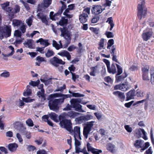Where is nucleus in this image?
<instances>
[{"label": "nucleus", "mask_w": 154, "mask_h": 154, "mask_svg": "<svg viewBox=\"0 0 154 154\" xmlns=\"http://www.w3.org/2000/svg\"><path fill=\"white\" fill-rule=\"evenodd\" d=\"M91 71L90 72V74L91 76H95L96 73V69L95 67H93L91 68Z\"/></svg>", "instance_id": "nucleus-61"}, {"label": "nucleus", "mask_w": 154, "mask_h": 154, "mask_svg": "<svg viewBox=\"0 0 154 154\" xmlns=\"http://www.w3.org/2000/svg\"><path fill=\"white\" fill-rule=\"evenodd\" d=\"M149 67V66H146L142 68L143 73H148Z\"/></svg>", "instance_id": "nucleus-55"}, {"label": "nucleus", "mask_w": 154, "mask_h": 154, "mask_svg": "<svg viewBox=\"0 0 154 154\" xmlns=\"http://www.w3.org/2000/svg\"><path fill=\"white\" fill-rule=\"evenodd\" d=\"M32 18L31 17H29L26 20V23L29 26H30L32 25Z\"/></svg>", "instance_id": "nucleus-62"}, {"label": "nucleus", "mask_w": 154, "mask_h": 154, "mask_svg": "<svg viewBox=\"0 0 154 154\" xmlns=\"http://www.w3.org/2000/svg\"><path fill=\"white\" fill-rule=\"evenodd\" d=\"M136 95L138 97H142L143 96V91L142 90H137Z\"/></svg>", "instance_id": "nucleus-49"}, {"label": "nucleus", "mask_w": 154, "mask_h": 154, "mask_svg": "<svg viewBox=\"0 0 154 154\" xmlns=\"http://www.w3.org/2000/svg\"><path fill=\"white\" fill-rule=\"evenodd\" d=\"M54 53L52 50L48 49L45 54V56L47 57H49L54 55Z\"/></svg>", "instance_id": "nucleus-40"}, {"label": "nucleus", "mask_w": 154, "mask_h": 154, "mask_svg": "<svg viewBox=\"0 0 154 154\" xmlns=\"http://www.w3.org/2000/svg\"><path fill=\"white\" fill-rule=\"evenodd\" d=\"M68 21L67 19H65L64 18L62 17L59 22V24L60 25L63 26V28H60V30L61 32L60 36L64 37L67 41L66 45L65 46L66 47L70 43L71 40L70 33L68 30L67 28L65 27L67 24Z\"/></svg>", "instance_id": "nucleus-2"}, {"label": "nucleus", "mask_w": 154, "mask_h": 154, "mask_svg": "<svg viewBox=\"0 0 154 154\" xmlns=\"http://www.w3.org/2000/svg\"><path fill=\"white\" fill-rule=\"evenodd\" d=\"M124 128L126 131L129 133H131L132 131V128L129 125H125L124 126Z\"/></svg>", "instance_id": "nucleus-54"}, {"label": "nucleus", "mask_w": 154, "mask_h": 154, "mask_svg": "<svg viewBox=\"0 0 154 154\" xmlns=\"http://www.w3.org/2000/svg\"><path fill=\"white\" fill-rule=\"evenodd\" d=\"M8 147L10 151L14 152L16 150L18 147V145L16 143H11L8 145Z\"/></svg>", "instance_id": "nucleus-23"}, {"label": "nucleus", "mask_w": 154, "mask_h": 154, "mask_svg": "<svg viewBox=\"0 0 154 154\" xmlns=\"http://www.w3.org/2000/svg\"><path fill=\"white\" fill-rule=\"evenodd\" d=\"M69 10H70L68 8H67L63 13V15H65L66 17L68 18H71L72 17V15L68 14L69 13Z\"/></svg>", "instance_id": "nucleus-43"}, {"label": "nucleus", "mask_w": 154, "mask_h": 154, "mask_svg": "<svg viewBox=\"0 0 154 154\" xmlns=\"http://www.w3.org/2000/svg\"><path fill=\"white\" fill-rule=\"evenodd\" d=\"M50 118L54 122H59V118L58 117L57 115L54 112H51L49 115Z\"/></svg>", "instance_id": "nucleus-27"}, {"label": "nucleus", "mask_w": 154, "mask_h": 154, "mask_svg": "<svg viewBox=\"0 0 154 154\" xmlns=\"http://www.w3.org/2000/svg\"><path fill=\"white\" fill-rule=\"evenodd\" d=\"M81 102V100L79 98L72 99L70 101L72 106L75 109V111L83 112L85 111L82 109V106L79 104Z\"/></svg>", "instance_id": "nucleus-4"}, {"label": "nucleus", "mask_w": 154, "mask_h": 154, "mask_svg": "<svg viewBox=\"0 0 154 154\" xmlns=\"http://www.w3.org/2000/svg\"><path fill=\"white\" fill-rule=\"evenodd\" d=\"M79 114V113L74 111H70L67 113L65 112L62 113L60 115V119H62L69 117L71 119H74Z\"/></svg>", "instance_id": "nucleus-12"}, {"label": "nucleus", "mask_w": 154, "mask_h": 154, "mask_svg": "<svg viewBox=\"0 0 154 154\" xmlns=\"http://www.w3.org/2000/svg\"><path fill=\"white\" fill-rule=\"evenodd\" d=\"M57 54L62 57H66L68 60H70L71 56L69 53L67 51H63L58 53Z\"/></svg>", "instance_id": "nucleus-22"}, {"label": "nucleus", "mask_w": 154, "mask_h": 154, "mask_svg": "<svg viewBox=\"0 0 154 154\" xmlns=\"http://www.w3.org/2000/svg\"><path fill=\"white\" fill-rule=\"evenodd\" d=\"M73 136L74 137H79L81 140L80 136V128L79 126H75L73 130L71 129V131H69Z\"/></svg>", "instance_id": "nucleus-13"}, {"label": "nucleus", "mask_w": 154, "mask_h": 154, "mask_svg": "<svg viewBox=\"0 0 154 154\" xmlns=\"http://www.w3.org/2000/svg\"><path fill=\"white\" fill-rule=\"evenodd\" d=\"M26 124L29 126L32 127L33 125V123L32 120L30 119H28L26 121Z\"/></svg>", "instance_id": "nucleus-51"}, {"label": "nucleus", "mask_w": 154, "mask_h": 154, "mask_svg": "<svg viewBox=\"0 0 154 154\" xmlns=\"http://www.w3.org/2000/svg\"><path fill=\"white\" fill-rule=\"evenodd\" d=\"M37 16L38 18L41 19L42 22L45 24H47L48 23V21L47 19V15L43 13H38Z\"/></svg>", "instance_id": "nucleus-19"}, {"label": "nucleus", "mask_w": 154, "mask_h": 154, "mask_svg": "<svg viewBox=\"0 0 154 154\" xmlns=\"http://www.w3.org/2000/svg\"><path fill=\"white\" fill-rule=\"evenodd\" d=\"M95 121H92L88 122L84 126L83 129V134L84 137L86 139L87 138L90 132L92 130Z\"/></svg>", "instance_id": "nucleus-7"}, {"label": "nucleus", "mask_w": 154, "mask_h": 154, "mask_svg": "<svg viewBox=\"0 0 154 154\" xmlns=\"http://www.w3.org/2000/svg\"><path fill=\"white\" fill-rule=\"evenodd\" d=\"M50 62L51 64L55 66H57L58 64H60L62 65H64L65 63V62L63 61L62 60L59 59L56 57H54L53 58L51 59Z\"/></svg>", "instance_id": "nucleus-14"}, {"label": "nucleus", "mask_w": 154, "mask_h": 154, "mask_svg": "<svg viewBox=\"0 0 154 154\" xmlns=\"http://www.w3.org/2000/svg\"><path fill=\"white\" fill-rule=\"evenodd\" d=\"M11 50V51L8 54H2V55L5 57H8L12 56L14 53L15 51L14 48L11 45L8 46V50Z\"/></svg>", "instance_id": "nucleus-28"}, {"label": "nucleus", "mask_w": 154, "mask_h": 154, "mask_svg": "<svg viewBox=\"0 0 154 154\" xmlns=\"http://www.w3.org/2000/svg\"><path fill=\"white\" fill-rule=\"evenodd\" d=\"M20 10V7L18 5H16L14 8L12 9L11 11V16H13L14 14L19 12Z\"/></svg>", "instance_id": "nucleus-31"}, {"label": "nucleus", "mask_w": 154, "mask_h": 154, "mask_svg": "<svg viewBox=\"0 0 154 154\" xmlns=\"http://www.w3.org/2000/svg\"><path fill=\"white\" fill-rule=\"evenodd\" d=\"M22 99L26 103H31L35 100L34 99H31L30 97L25 98L23 97Z\"/></svg>", "instance_id": "nucleus-45"}, {"label": "nucleus", "mask_w": 154, "mask_h": 154, "mask_svg": "<svg viewBox=\"0 0 154 154\" xmlns=\"http://www.w3.org/2000/svg\"><path fill=\"white\" fill-rule=\"evenodd\" d=\"M30 87V86L29 85L27 86V89L26 90V91L23 93V95L24 96H28L31 95V89L29 88Z\"/></svg>", "instance_id": "nucleus-35"}, {"label": "nucleus", "mask_w": 154, "mask_h": 154, "mask_svg": "<svg viewBox=\"0 0 154 154\" xmlns=\"http://www.w3.org/2000/svg\"><path fill=\"white\" fill-rule=\"evenodd\" d=\"M106 22L108 23L110 25V28L109 30L110 31H111L114 26V24L113 23V21L112 17H110L108 18L107 19Z\"/></svg>", "instance_id": "nucleus-34"}, {"label": "nucleus", "mask_w": 154, "mask_h": 154, "mask_svg": "<svg viewBox=\"0 0 154 154\" xmlns=\"http://www.w3.org/2000/svg\"><path fill=\"white\" fill-rule=\"evenodd\" d=\"M11 34V26L5 25L0 28V38L1 39L4 37L7 38L10 36Z\"/></svg>", "instance_id": "nucleus-5"}, {"label": "nucleus", "mask_w": 154, "mask_h": 154, "mask_svg": "<svg viewBox=\"0 0 154 154\" xmlns=\"http://www.w3.org/2000/svg\"><path fill=\"white\" fill-rule=\"evenodd\" d=\"M135 96V91L134 89L131 90L128 92L126 94L127 100L134 99Z\"/></svg>", "instance_id": "nucleus-20"}, {"label": "nucleus", "mask_w": 154, "mask_h": 154, "mask_svg": "<svg viewBox=\"0 0 154 154\" xmlns=\"http://www.w3.org/2000/svg\"><path fill=\"white\" fill-rule=\"evenodd\" d=\"M16 137L19 142L21 144H22L23 143V139L21 134L19 133H17L16 134Z\"/></svg>", "instance_id": "nucleus-47"}, {"label": "nucleus", "mask_w": 154, "mask_h": 154, "mask_svg": "<svg viewBox=\"0 0 154 154\" xmlns=\"http://www.w3.org/2000/svg\"><path fill=\"white\" fill-rule=\"evenodd\" d=\"M44 75L42 76L40 78V80L41 82L44 83L45 85H48L52 83V79L50 78L46 80L43 78Z\"/></svg>", "instance_id": "nucleus-30"}, {"label": "nucleus", "mask_w": 154, "mask_h": 154, "mask_svg": "<svg viewBox=\"0 0 154 154\" xmlns=\"http://www.w3.org/2000/svg\"><path fill=\"white\" fill-rule=\"evenodd\" d=\"M131 88V85L127 82L116 85L114 88L115 90L119 89L123 91H126Z\"/></svg>", "instance_id": "nucleus-11"}, {"label": "nucleus", "mask_w": 154, "mask_h": 154, "mask_svg": "<svg viewBox=\"0 0 154 154\" xmlns=\"http://www.w3.org/2000/svg\"><path fill=\"white\" fill-rule=\"evenodd\" d=\"M75 140V149L76 152H79L80 151V146L81 145V142L79 140L80 138L79 137H74Z\"/></svg>", "instance_id": "nucleus-18"}, {"label": "nucleus", "mask_w": 154, "mask_h": 154, "mask_svg": "<svg viewBox=\"0 0 154 154\" xmlns=\"http://www.w3.org/2000/svg\"><path fill=\"white\" fill-rule=\"evenodd\" d=\"M40 83V81L39 80H37L36 81H31L29 82V84L33 86H37Z\"/></svg>", "instance_id": "nucleus-48"}, {"label": "nucleus", "mask_w": 154, "mask_h": 154, "mask_svg": "<svg viewBox=\"0 0 154 154\" xmlns=\"http://www.w3.org/2000/svg\"><path fill=\"white\" fill-rule=\"evenodd\" d=\"M19 131L23 134L26 132V128L23 125L21 126L19 129Z\"/></svg>", "instance_id": "nucleus-50"}, {"label": "nucleus", "mask_w": 154, "mask_h": 154, "mask_svg": "<svg viewBox=\"0 0 154 154\" xmlns=\"http://www.w3.org/2000/svg\"><path fill=\"white\" fill-rule=\"evenodd\" d=\"M21 2L23 4V5L27 10L28 11L29 10L30 8L28 4L27 3V2H24L23 0H21Z\"/></svg>", "instance_id": "nucleus-59"}, {"label": "nucleus", "mask_w": 154, "mask_h": 154, "mask_svg": "<svg viewBox=\"0 0 154 154\" xmlns=\"http://www.w3.org/2000/svg\"><path fill=\"white\" fill-rule=\"evenodd\" d=\"M104 10L105 8L103 9L100 5H95L93 7L91 11L95 14L98 15L100 14Z\"/></svg>", "instance_id": "nucleus-15"}, {"label": "nucleus", "mask_w": 154, "mask_h": 154, "mask_svg": "<svg viewBox=\"0 0 154 154\" xmlns=\"http://www.w3.org/2000/svg\"><path fill=\"white\" fill-rule=\"evenodd\" d=\"M105 81L108 83H112V79L109 76H107L104 78Z\"/></svg>", "instance_id": "nucleus-64"}, {"label": "nucleus", "mask_w": 154, "mask_h": 154, "mask_svg": "<svg viewBox=\"0 0 154 154\" xmlns=\"http://www.w3.org/2000/svg\"><path fill=\"white\" fill-rule=\"evenodd\" d=\"M26 27L27 26L26 25H24L23 24L21 26L20 28V29L23 33H24L26 32Z\"/></svg>", "instance_id": "nucleus-57"}, {"label": "nucleus", "mask_w": 154, "mask_h": 154, "mask_svg": "<svg viewBox=\"0 0 154 154\" xmlns=\"http://www.w3.org/2000/svg\"><path fill=\"white\" fill-rule=\"evenodd\" d=\"M36 42L37 43L40 42L41 45L45 46L44 48L48 46L49 45L47 40H44L42 38L39 39Z\"/></svg>", "instance_id": "nucleus-32"}, {"label": "nucleus", "mask_w": 154, "mask_h": 154, "mask_svg": "<svg viewBox=\"0 0 154 154\" xmlns=\"http://www.w3.org/2000/svg\"><path fill=\"white\" fill-rule=\"evenodd\" d=\"M93 117L91 115L87 114L75 118V121L78 124H81L86 121L93 119Z\"/></svg>", "instance_id": "nucleus-9"}, {"label": "nucleus", "mask_w": 154, "mask_h": 154, "mask_svg": "<svg viewBox=\"0 0 154 154\" xmlns=\"http://www.w3.org/2000/svg\"><path fill=\"white\" fill-rule=\"evenodd\" d=\"M24 45L26 47L31 48H32V40L30 39L25 42Z\"/></svg>", "instance_id": "nucleus-37"}, {"label": "nucleus", "mask_w": 154, "mask_h": 154, "mask_svg": "<svg viewBox=\"0 0 154 154\" xmlns=\"http://www.w3.org/2000/svg\"><path fill=\"white\" fill-rule=\"evenodd\" d=\"M14 35L16 37H20L21 38L19 40H16V42L17 43H20L22 42L23 39L21 38V32L19 30H16L14 33Z\"/></svg>", "instance_id": "nucleus-26"}, {"label": "nucleus", "mask_w": 154, "mask_h": 154, "mask_svg": "<svg viewBox=\"0 0 154 154\" xmlns=\"http://www.w3.org/2000/svg\"><path fill=\"white\" fill-rule=\"evenodd\" d=\"M88 16L84 13H82L79 17V19L82 23H84L88 20Z\"/></svg>", "instance_id": "nucleus-25"}, {"label": "nucleus", "mask_w": 154, "mask_h": 154, "mask_svg": "<svg viewBox=\"0 0 154 154\" xmlns=\"http://www.w3.org/2000/svg\"><path fill=\"white\" fill-rule=\"evenodd\" d=\"M66 118L60 119V116H59V119L60 122V125L62 128H65L69 131H71L72 123L69 120L66 119Z\"/></svg>", "instance_id": "nucleus-6"}, {"label": "nucleus", "mask_w": 154, "mask_h": 154, "mask_svg": "<svg viewBox=\"0 0 154 154\" xmlns=\"http://www.w3.org/2000/svg\"><path fill=\"white\" fill-rule=\"evenodd\" d=\"M3 118V116H0V129L1 130L4 129V124L2 120Z\"/></svg>", "instance_id": "nucleus-60"}, {"label": "nucleus", "mask_w": 154, "mask_h": 154, "mask_svg": "<svg viewBox=\"0 0 154 154\" xmlns=\"http://www.w3.org/2000/svg\"><path fill=\"white\" fill-rule=\"evenodd\" d=\"M84 95L80 94L79 93H72V96L74 97H83Z\"/></svg>", "instance_id": "nucleus-63"}, {"label": "nucleus", "mask_w": 154, "mask_h": 154, "mask_svg": "<svg viewBox=\"0 0 154 154\" xmlns=\"http://www.w3.org/2000/svg\"><path fill=\"white\" fill-rule=\"evenodd\" d=\"M114 43V41L113 39H110L108 40L107 43V48L108 49H110L111 47Z\"/></svg>", "instance_id": "nucleus-44"}, {"label": "nucleus", "mask_w": 154, "mask_h": 154, "mask_svg": "<svg viewBox=\"0 0 154 154\" xmlns=\"http://www.w3.org/2000/svg\"><path fill=\"white\" fill-rule=\"evenodd\" d=\"M105 39L104 38H101L98 43V49L99 51H101L102 49H105L104 48V42Z\"/></svg>", "instance_id": "nucleus-29"}, {"label": "nucleus", "mask_w": 154, "mask_h": 154, "mask_svg": "<svg viewBox=\"0 0 154 154\" xmlns=\"http://www.w3.org/2000/svg\"><path fill=\"white\" fill-rule=\"evenodd\" d=\"M106 148L108 151L112 153H115L116 151L115 146L110 143H108L106 144Z\"/></svg>", "instance_id": "nucleus-17"}, {"label": "nucleus", "mask_w": 154, "mask_h": 154, "mask_svg": "<svg viewBox=\"0 0 154 154\" xmlns=\"http://www.w3.org/2000/svg\"><path fill=\"white\" fill-rule=\"evenodd\" d=\"M45 90L44 89H42L40 91H38L37 92V95L39 97H41L42 99L43 100H45V99L44 95Z\"/></svg>", "instance_id": "nucleus-36"}, {"label": "nucleus", "mask_w": 154, "mask_h": 154, "mask_svg": "<svg viewBox=\"0 0 154 154\" xmlns=\"http://www.w3.org/2000/svg\"><path fill=\"white\" fill-rule=\"evenodd\" d=\"M54 12L51 11L50 12V16L51 19L52 20H56L57 18V15L56 14L53 15Z\"/></svg>", "instance_id": "nucleus-53"}, {"label": "nucleus", "mask_w": 154, "mask_h": 154, "mask_svg": "<svg viewBox=\"0 0 154 154\" xmlns=\"http://www.w3.org/2000/svg\"><path fill=\"white\" fill-rule=\"evenodd\" d=\"M118 69V73L117 75H119L122 72V69L120 66L117 64H116Z\"/></svg>", "instance_id": "nucleus-56"}, {"label": "nucleus", "mask_w": 154, "mask_h": 154, "mask_svg": "<svg viewBox=\"0 0 154 154\" xmlns=\"http://www.w3.org/2000/svg\"><path fill=\"white\" fill-rule=\"evenodd\" d=\"M145 2L143 0L138 2L137 16L140 20L145 17L147 14V8L145 6Z\"/></svg>", "instance_id": "nucleus-3"}, {"label": "nucleus", "mask_w": 154, "mask_h": 154, "mask_svg": "<svg viewBox=\"0 0 154 154\" xmlns=\"http://www.w3.org/2000/svg\"><path fill=\"white\" fill-rule=\"evenodd\" d=\"M113 93L115 96H118L122 102L124 101L125 96L123 93L119 91H116L113 92Z\"/></svg>", "instance_id": "nucleus-21"}, {"label": "nucleus", "mask_w": 154, "mask_h": 154, "mask_svg": "<svg viewBox=\"0 0 154 154\" xmlns=\"http://www.w3.org/2000/svg\"><path fill=\"white\" fill-rule=\"evenodd\" d=\"M61 97V98L55 99L54 100H50L49 102L48 106L50 109L54 111H56L59 109L58 104L60 102L63 103L64 100L68 98L71 97L70 94H64L61 93H56L50 95L49 96V99L53 98Z\"/></svg>", "instance_id": "nucleus-1"}, {"label": "nucleus", "mask_w": 154, "mask_h": 154, "mask_svg": "<svg viewBox=\"0 0 154 154\" xmlns=\"http://www.w3.org/2000/svg\"><path fill=\"white\" fill-rule=\"evenodd\" d=\"M151 81L152 84H154V68L151 70Z\"/></svg>", "instance_id": "nucleus-46"}, {"label": "nucleus", "mask_w": 154, "mask_h": 154, "mask_svg": "<svg viewBox=\"0 0 154 154\" xmlns=\"http://www.w3.org/2000/svg\"><path fill=\"white\" fill-rule=\"evenodd\" d=\"M27 149L29 151H33L36 149V148L34 146L31 145H27Z\"/></svg>", "instance_id": "nucleus-52"}, {"label": "nucleus", "mask_w": 154, "mask_h": 154, "mask_svg": "<svg viewBox=\"0 0 154 154\" xmlns=\"http://www.w3.org/2000/svg\"><path fill=\"white\" fill-rule=\"evenodd\" d=\"M107 70L109 72L113 74H115L116 72V67L115 65L113 64L111 65V67L109 66L108 67Z\"/></svg>", "instance_id": "nucleus-33"}, {"label": "nucleus", "mask_w": 154, "mask_h": 154, "mask_svg": "<svg viewBox=\"0 0 154 154\" xmlns=\"http://www.w3.org/2000/svg\"><path fill=\"white\" fill-rule=\"evenodd\" d=\"M52 0H43V5L44 7L47 8L51 3Z\"/></svg>", "instance_id": "nucleus-38"}, {"label": "nucleus", "mask_w": 154, "mask_h": 154, "mask_svg": "<svg viewBox=\"0 0 154 154\" xmlns=\"http://www.w3.org/2000/svg\"><path fill=\"white\" fill-rule=\"evenodd\" d=\"M87 147L88 152H91L94 154H100L102 152L101 150L93 148L92 147L91 144L89 143H88L87 144Z\"/></svg>", "instance_id": "nucleus-16"}, {"label": "nucleus", "mask_w": 154, "mask_h": 154, "mask_svg": "<svg viewBox=\"0 0 154 154\" xmlns=\"http://www.w3.org/2000/svg\"><path fill=\"white\" fill-rule=\"evenodd\" d=\"M21 23H22L21 21L19 20H14L12 21L13 25L14 26H19L21 25Z\"/></svg>", "instance_id": "nucleus-41"}, {"label": "nucleus", "mask_w": 154, "mask_h": 154, "mask_svg": "<svg viewBox=\"0 0 154 154\" xmlns=\"http://www.w3.org/2000/svg\"><path fill=\"white\" fill-rule=\"evenodd\" d=\"M134 145L136 148H141V150L144 151L149 146L150 144L148 142H146L144 143L143 140H137L135 141Z\"/></svg>", "instance_id": "nucleus-8"}, {"label": "nucleus", "mask_w": 154, "mask_h": 154, "mask_svg": "<svg viewBox=\"0 0 154 154\" xmlns=\"http://www.w3.org/2000/svg\"><path fill=\"white\" fill-rule=\"evenodd\" d=\"M10 73L9 72L5 70L0 74V76L4 78H7L10 76Z\"/></svg>", "instance_id": "nucleus-42"}, {"label": "nucleus", "mask_w": 154, "mask_h": 154, "mask_svg": "<svg viewBox=\"0 0 154 154\" xmlns=\"http://www.w3.org/2000/svg\"><path fill=\"white\" fill-rule=\"evenodd\" d=\"M153 32L151 28H148L144 30L142 35V38L144 41H147L152 36Z\"/></svg>", "instance_id": "nucleus-10"}, {"label": "nucleus", "mask_w": 154, "mask_h": 154, "mask_svg": "<svg viewBox=\"0 0 154 154\" xmlns=\"http://www.w3.org/2000/svg\"><path fill=\"white\" fill-rule=\"evenodd\" d=\"M9 2H7L3 4H2L1 5V6L2 9L4 10H5L9 6Z\"/></svg>", "instance_id": "nucleus-58"}, {"label": "nucleus", "mask_w": 154, "mask_h": 154, "mask_svg": "<svg viewBox=\"0 0 154 154\" xmlns=\"http://www.w3.org/2000/svg\"><path fill=\"white\" fill-rule=\"evenodd\" d=\"M127 76V75L125 72L124 74H123L121 76H118L117 78H116V79L118 82L122 81Z\"/></svg>", "instance_id": "nucleus-39"}, {"label": "nucleus", "mask_w": 154, "mask_h": 154, "mask_svg": "<svg viewBox=\"0 0 154 154\" xmlns=\"http://www.w3.org/2000/svg\"><path fill=\"white\" fill-rule=\"evenodd\" d=\"M59 44H58L55 41H53L52 45L56 49L58 50L63 47L61 41H59Z\"/></svg>", "instance_id": "nucleus-24"}]
</instances>
